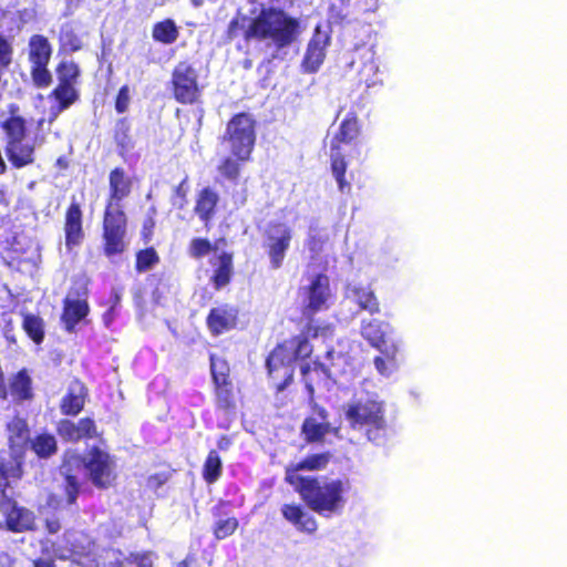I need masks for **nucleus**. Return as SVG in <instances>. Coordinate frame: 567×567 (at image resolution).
Returning <instances> with one entry per match:
<instances>
[{"mask_svg":"<svg viewBox=\"0 0 567 567\" xmlns=\"http://www.w3.org/2000/svg\"><path fill=\"white\" fill-rule=\"evenodd\" d=\"M330 44V34L317 25L315 32L307 45L302 60V66L306 72L318 71L326 58V49Z\"/></svg>","mask_w":567,"mask_h":567,"instance_id":"obj_13","label":"nucleus"},{"mask_svg":"<svg viewBox=\"0 0 567 567\" xmlns=\"http://www.w3.org/2000/svg\"><path fill=\"white\" fill-rule=\"evenodd\" d=\"M87 293L84 286L72 288L64 299V308L61 317L64 328L73 332L78 323L89 313Z\"/></svg>","mask_w":567,"mask_h":567,"instance_id":"obj_11","label":"nucleus"},{"mask_svg":"<svg viewBox=\"0 0 567 567\" xmlns=\"http://www.w3.org/2000/svg\"><path fill=\"white\" fill-rule=\"evenodd\" d=\"M23 453L10 450L0 454V486L8 478H19L21 475Z\"/></svg>","mask_w":567,"mask_h":567,"instance_id":"obj_26","label":"nucleus"},{"mask_svg":"<svg viewBox=\"0 0 567 567\" xmlns=\"http://www.w3.org/2000/svg\"><path fill=\"white\" fill-rule=\"evenodd\" d=\"M282 516L300 532L313 534L317 530V520L299 505H284Z\"/></svg>","mask_w":567,"mask_h":567,"instance_id":"obj_21","label":"nucleus"},{"mask_svg":"<svg viewBox=\"0 0 567 567\" xmlns=\"http://www.w3.org/2000/svg\"><path fill=\"white\" fill-rule=\"evenodd\" d=\"M344 298L358 306L359 310L374 315L380 312V303L370 286L350 282L346 287Z\"/></svg>","mask_w":567,"mask_h":567,"instance_id":"obj_16","label":"nucleus"},{"mask_svg":"<svg viewBox=\"0 0 567 567\" xmlns=\"http://www.w3.org/2000/svg\"><path fill=\"white\" fill-rule=\"evenodd\" d=\"M238 527V520L234 517L220 519L216 523L214 534L217 539H224L235 533Z\"/></svg>","mask_w":567,"mask_h":567,"instance_id":"obj_42","label":"nucleus"},{"mask_svg":"<svg viewBox=\"0 0 567 567\" xmlns=\"http://www.w3.org/2000/svg\"><path fill=\"white\" fill-rule=\"evenodd\" d=\"M237 310L229 306H221L210 310L207 324L214 334H221L235 327Z\"/></svg>","mask_w":567,"mask_h":567,"instance_id":"obj_20","label":"nucleus"},{"mask_svg":"<svg viewBox=\"0 0 567 567\" xmlns=\"http://www.w3.org/2000/svg\"><path fill=\"white\" fill-rule=\"evenodd\" d=\"M121 297H122V291L121 290H118V289H113L112 290V302L113 303L110 307L109 311L104 315L105 322H107L109 316H111V313L113 312L115 307L120 303Z\"/></svg>","mask_w":567,"mask_h":567,"instance_id":"obj_55","label":"nucleus"},{"mask_svg":"<svg viewBox=\"0 0 567 567\" xmlns=\"http://www.w3.org/2000/svg\"><path fill=\"white\" fill-rule=\"evenodd\" d=\"M110 199L107 204L122 206L121 202L128 196L131 192V182L125 176L123 169L115 168L110 174Z\"/></svg>","mask_w":567,"mask_h":567,"instance_id":"obj_24","label":"nucleus"},{"mask_svg":"<svg viewBox=\"0 0 567 567\" xmlns=\"http://www.w3.org/2000/svg\"><path fill=\"white\" fill-rule=\"evenodd\" d=\"M6 133L4 152L14 168H22L35 161V145L27 137L25 121L20 116H11L2 123Z\"/></svg>","mask_w":567,"mask_h":567,"instance_id":"obj_4","label":"nucleus"},{"mask_svg":"<svg viewBox=\"0 0 567 567\" xmlns=\"http://www.w3.org/2000/svg\"><path fill=\"white\" fill-rule=\"evenodd\" d=\"M178 37L177 28L172 20L158 22L153 28V38L162 43H173Z\"/></svg>","mask_w":567,"mask_h":567,"instance_id":"obj_34","label":"nucleus"},{"mask_svg":"<svg viewBox=\"0 0 567 567\" xmlns=\"http://www.w3.org/2000/svg\"><path fill=\"white\" fill-rule=\"evenodd\" d=\"M303 298V312L306 316L323 310L328 307L331 298L330 281L326 275H317L310 279V282L301 289Z\"/></svg>","mask_w":567,"mask_h":567,"instance_id":"obj_9","label":"nucleus"},{"mask_svg":"<svg viewBox=\"0 0 567 567\" xmlns=\"http://www.w3.org/2000/svg\"><path fill=\"white\" fill-rule=\"evenodd\" d=\"M301 372H302V374L305 377L306 388H307L309 394L312 395L315 390H313V386H312L311 382L309 381V379L307 377L308 372H309V365L308 364H302L301 365Z\"/></svg>","mask_w":567,"mask_h":567,"instance_id":"obj_57","label":"nucleus"},{"mask_svg":"<svg viewBox=\"0 0 567 567\" xmlns=\"http://www.w3.org/2000/svg\"><path fill=\"white\" fill-rule=\"evenodd\" d=\"M221 175L228 179H236L239 174V164L237 161L227 157L218 167Z\"/></svg>","mask_w":567,"mask_h":567,"instance_id":"obj_50","label":"nucleus"},{"mask_svg":"<svg viewBox=\"0 0 567 567\" xmlns=\"http://www.w3.org/2000/svg\"><path fill=\"white\" fill-rule=\"evenodd\" d=\"M32 79L38 86H48L51 82V74L47 65L32 64L31 69Z\"/></svg>","mask_w":567,"mask_h":567,"instance_id":"obj_48","label":"nucleus"},{"mask_svg":"<svg viewBox=\"0 0 567 567\" xmlns=\"http://www.w3.org/2000/svg\"><path fill=\"white\" fill-rule=\"evenodd\" d=\"M287 482L295 487L308 507L320 516L330 518L340 515L344 508L350 485L340 478H316L290 471Z\"/></svg>","mask_w":567,"mask_h":567,"instance_id":"obj_2","label":"nucleus"},{"mask_svg":"<svg viewBox=\"0 0 567 567\" xmlns=\"http://www.w3.org/2000/svg\"><path fill=\"white\" fill-rule=\"evenodd\" d=\"M101 557L103 563L91 565V567H153L151 554L147 553L126 556L118 550L103 549Z\"/></svg>","mask_w":567,"mask_h":567,"instance_id":"obj_14","label":"nucleus"},{"mask_svg":"<svg viewBox=\"0 0 567 567\" xmlns=\"http://www.w3.org/2000/svg\"><path fill=\"white\" fill-rule=\"evenodd\" d=\"M60 41L65 50L78 51L82 47L81 39L69 28L61 31Z\"/></svg>","mask_w":567,"mask_h":567,"instance_id":"obj_47","label":"nucleus"},{"mask_svg":"<svg viewBox=\"0 0 567 567\" xmlns=\"http://www.w3.org/2000/svg\"><path fill=\"white\" fill-rule=\"evenodd\" d=\"M6 337H7V339H8V340H10V341H12V342L14 341L13 337H12V336H10L8 332L6 333Z\"/></svg>","mask_w":567,"mask_h":567,"instance_id":"obj_63","label":"nucleus"},{"mask_svg":"<svg viewBox=\"0 0 567 567\" xmlns=\"http://www.w3.org/2000/svg\"><path fill=\"white\" fill-rule=\"evenodd\" d=\"M32 380L25 369L9 379V392L16 401H25L32 398Z\"/></svg>","mask_w":567,"mask_h":567,"instance_id":"obj_27","label":"nucleus"},{"mask_svg":"<svg viewBox=\"0 0 567 567\" xmlns=\"http://www.w3.org/2000/svg\"><path fill=\"white\" fill-rule=\"evenodd\" d=\"M179 567H187V564L185 561L179 564Z\"/></svg>","mask_w":567,"mask_h":567,"instance_id":"obj_64","label":"nucleus"},{"mask_svg":"<svg viewBox=\"0 0 567 567\" xmlns=\"http://www.w3.org/2000/svg\"><path fill=\"white\" fill-rule=\"evenodd\" d=\"M176 195L184 198L185 195H186V192L184 189V182L181 183L177 187H176V190H175Z\"/></svg>","mask_w":567,"mask_h":567,"instance_id":"obj_62","label":"nucleus"},{"mask_svg":"<svg viewBox=\"0 0 567 567\" xmlns=\"http://www.w3.org/2000/svg\"><path fill=\"white\" fill-rule=\"evenodd\" d=\"M58 432L61 437L68 441H79L81 440V434L79 432L78 424L70 420H62L59 423Z\"/></svg>","mask_w":567,"mask_h":567,"instance_id":"obj_45","label":"nucleus"},{"mask_svg":"<svg viewBox=\"0 0 567 567\" xmlns=\"http://www.w3.org/2000/svg\"><path fill=\"white\" fill-rule=\"evenodd\" d=\"M291 237V229L288 225L282 223L269 225L266 231L265 246L267 247L274 269L281 267L286 251L290 246Z\"/></svg>","mask_w":567,"mask_h":567,"instance_id":"obj_12","label":"nucleus"},{"mask_svg":"<svg viewBox=\"0 0 567 567\" xmlns=\"http://www.w3.org/2000/svg\"><path fill=\"white\" fill-rule=\"evenodd\" d=\"M330 453H319L307 456L305 460L290 465L286 470V476L290 471L299 474L300 471H320L327 467L330 461Z\"/></svg>","mask_w":567,"mask_h":567,"instance_id":"obj_31","label":"nucleus"},{"mask_svg":"<svg viewBox=\"0 0 567 567\" xmlns=\"http://www.w3.org/2000/svg\"><path fill=\"white\" fill-rule=\"evenodd\" d=\"M47 528L50 534H55L60 530L61 526L58 520H48L47 522Z\"/></svg>","mask_w":567,"mask_h":567,"instance_id":"obj_59","label":"nucleus"},{"mask_svg":"<svg viewBox=\"0 0 567 567\" xmlns=\"http://www.w3.org/2000/svg\"><path fill=\"white\" fill-rule=\"evenodd\" d=\"M342 410L352 430L362 433L372 443L383 441L388 430L385 404L377 393H357Z\"/></svg>","mask_w":567,"mask_h":567,"instance_id":"obj_3","label":"nucleus"},{"mask_svg":"<svg viewBox=\"0 0 567 567\" xmlns=\"http://www.w3.org/2000/svg\"><path fill=\"white\" fill-rule=\"evenodd\" d=\"M221 474V460L216 451H210L203 470V476L206 482H216Z\"/></svg>","mask_w":567,"mask_h":567,"instance_id":"obj_35","label":"nucleus"},{"mask_svg":"<svg viewBox=\"0 0 567 567\" xmlns=\"http://www.w3.org/2000/svg\"><path fill=\"white\" fill-rule=\"evenodd\" d=\"M64 233L65 246L70 250L73 247L79 246L83 240L84 233L82 228V210L80 205L76 203H72L66 210Z\"/></svg>","mask_w":567,"mask_h":567,"instance_id":"obj_19","label":"nucleus"},{"mask_svg":"<svg viewBox=\"0 0 567 567\" xmlns=\"http://www.w3.org/2000/svg\"><path fill=\"white\" fill-rule=\"evenodd\" d=\"M224 140L228 142L231 153L238 159H247L255 144L252 118L244 113L234 116L227 124Z\"/></svg>","mask_w":567,"mask_h":567,"instance_id":"obj_6","label":"nucleus"},{"mask_svg":"<svg viewBox=\"0 0 567 567\" xmlns=\"http://www.w3.org/2000/svg\"><path fill=\"white\" fill-rule=\"evenodd\" d=\"M317 415L319 417L318 419L319 422H328V412L324 409H322V408L318 409Z\"/></svg>","mask_w":567,"mask_h":567,"instance_id":"obj_61","label":"nucleus"},{"mask_svg":"<svg viewBox=\"0 0 567 567\" xmlns=\"http://www.w3.org/2000/svg\"><path fill=\"white\" fill-rule=\"evenodd\" d=\"M130 104V89L124 85L120 89L115 101V110L117 113H124L127 111Z\"/></svg>","mask_w":567,"mask_h":567,"instance_id":"obj_52","label":"nucleus"},{"mask_svg":"<svg viewBox=\"0 0 567 567\" xmlns=\"http://www.w3.org/2000/svg\"><path fill=\"white\" fill-rule=\"evenodd\" d=\"M218 194L210 187H205L198 195L195 212L202 220H209L218 203Z\"/></svg>","mask_w":567,"mask_h":567,"instance_id":"obj_30","label":"nucleus"},{"mask_svg":"<svg viewBox=\"0 0 567 567\" xmlns=\"http://www.w3.org/2000/svg\"><path fill=\"white\" fill-rule=\"evenodd\" d=\"M31 449L40 457H49L56 451V440L51 434H39L31 441Z\"/></svg>","mask_w":567,"mask_h":567,"instance_id":"obj_33","label":"nucleus"},{"mask_svg":"<svg viewBox=\"0 0 567 567\" xmlns=\"http://www.w3.org/2000/svg\"><path fill=\"white\" fill-rule=\"evenodd\" d=\"M175 99L183 104L196 102L199 95L196 70L187 62L178 63L173 72Z\"/></svg>","mask_w":567,"mask_h":567,"instance_id":"obj_10","label":"nucleus"},{"mask_svg":"<svg viewBox=\"0 0 567 567\" xmlns=\"http://www.w3.org/2000/svg\"><path fill=\"white\" fill-rule=\"evenodd\" d=\"M216 269L213 276L214 285L217 289L225 287L233 274V258L227 252H221L215 264Z\"/></svg>","mask_w":567,"mask_h":567,"instance_id":"obj_32","label":"nucleus"},{"mask_svg":"<svg viewBox=\"0 0 567 567\" xmlns=\"http://www.w3.org/2000/svg\"><path fill=\"white\" fill-rule=\"evenodd\" d=\"M326 236L315 229H310L309 239L307 243L308 249L312 252V258L317 256L323 247Z\"/></svg>","mask_w":567,"mask_h":567,"instance_id":"obj_49","label":"nucleus"},{"mask_svg":"<svg viewBox=\"0 0 567 567\" xmlns=\"http://www.w3.org/2000/svg\"><path fill=\"white\" fill-rule=\"evenodd\" d=\"M296 361L295 353L292 351L290 341H285L278 346L268 357L266 365L269 374H274L282 371V377L291 379L293 370L292 363Z\"/></svg>","mask_w":567,"mask_h":567,"instance_id":"obj_17","label":"nucleus"},{"mask_svg":"<svg viewBox=\"0 0 567 567\" xmlns=\"http://www.w3.org/2000/svg\"><path fill=\"white\" fill-rule=\"evenodd\" d=\"M358 120L353 115H348L340 124L339 131L331 141V168L338 183L340 192H350L351 186L346 181L347 162L344 156L352 147V141L358 136Z\"/></svg>","mask_w":567,"mask_h":567,"instance_id":"obj_5","label":"nucleus"},{"mask_svg":"<svg viewBox=\"0 0 567 567\" xmlns=\"http://www.w3.org/2000/svg\"><path fill=\"white\" fill-rule=\"evenodd\" d=\"M23 329L35 343L39 344L43 341L44 330L41 318L33 315H25L23 319Z\"/></svg>","mask_w":567,"mask_h":567,"instance_id":"obj_37","label":"nucleus"},{"mask_svg":"<svg viewBox=\"0 0 567 567\" xmlns=\"http://www.w3.org/2000/svg\"><path fill=\"white\" fill-rule=\"evenodd\" d=\"M53 94L59 101L61 110L69 107L78 99V93L71 83H59Z\"/></svg>","mask_w":567,"mask_h":567,"instance_id":"obj_38","label":"nucleus"},{"mask_svg":"<svg viewBox=\"0 0 567 567\" xmlns=\"http://www.w3.org/2000/svg\"><path fill=\"white\" fill-rule=\"evenodd\" d=\"M0 511L6 516V523L10 530L21 533L34 527V514L23 507H18L11 499L0 503Z\"/></svg>","mask_w":567,"mask_h":567,"instance_id":"obj_15","label":"nucleus"},{"mask_svg":"<svg viewBox=\"0 0 567 567\" xmlns=\"http://www.w3.org/2000/svg\"><path fill=\"white\" fill-rule=\"evenodd\" d=\"M85 386L80 381L71 382L68 393L62 399L61 411L66 415H76L84 406L85 402Z\"/></svg>","mask_w":567,"mask_h":567,"instance_id":"obj_22","label":"nucleus"},{"mask_svg":"<svg viewBox=\"0 0 567 567\" xmlns=\"http://www.w3.org/2000/svg\"><path fill=\"white\" fill-rule=\"evenodd\" d=\"M210 370L214 383L216 382H226L228 381V368L224 360L216 358L214 355L210 357Z\"/></svg>","mask_w":567,"mask_h":567,"instance_id":"obj_44","label":"nucleus"},{"mask_svg":"<svg viewBox=\"0 0 567 567\" xmlns=\"http://www.w3.org/2000/svg\"><path fill=\"white\" fill-rule=\"evenodd\" d=\"M289 341L295 353L296 360L308 358L312 352V347L309 343L308 338L306 336L301 334Z\"/></svg>","mask_w":567,"mask_h":567,"instance_id":"obj_41","label":"nucleus"},{"mask_svg":"<svg viewBox=\"0 0 567 567\" xmlns=\"http://www.w3.org/2000/svg\"><path fill=\"white\" fill-rule=\"evenodd\" d=\"M361 336L365 339L371 347L382 350L383 347L389 346L385 337L392 332V327L389 322L379 319H363L360 327Z\"/></svg>","mask_w":567,"mask_h":567,"instance_id":"obj_18","label":"nucleus"},{"mask_svg":"<svg viewBox=\"0 0 567 567\" xmlns=\"http://www.w3.org/2000/svg\"><path fill=\"white\" fill-rule=\"evenodd\" d=\"M378 72H379V64L377 63V61L373 58H371L368 62L364 63V66H363L361 73H362V76L364 79L367 86H369V87L374 86L381 82L378 78Z\"/></svg>","mask_w":567,"mask_h":567,"instance_id":"obj_46","label":"nucleus"},{"mask_svg":"<svg viewBox=\"0 0 567 567\" xmlns=\"http://www.w3.org/2000/svg\"><path fill=\"white\" fill-rule=\"evenodd\" d=\"M158 262V256L153 248L141 250L136 256V269L140 272L152 269Z\"/></svg>","mask_w":567,"mask_h":567,"instance_id":"obj_40","label":"nucleus"},{"mask_svg":"<svg viewBox=\"0 0 567 567\" xmlns=\"http://www.w3.org/2000/svg\"><path fill=\"white\" fill-rule=\"evenodd\" d=\"M83 463L94 486L107 488L114 483L115 463L106 452L94 447L89 451Z\"/></svg>","mask_w":567,"mask_h":567,"instance_id":"obj_8","label":"nucleus"},{"mask_svg":"<svg viewBox=\"0 0 567 567\" xmlns=\"http://www.w3.org/2000/svg\"><path fill=\"white\" fill-rule=\"evenodd\" d=\"M212 250V245L208 240L196 238L190 244V255L195 258H200Z\"/></svg>","mask_w":567,"mask_h":567,"instance_id":"obj_51","label":"nucleus"},{"mask_svg":"<svg viewBox=\"0 0 567 567\" xmlns=\"http://www.w3.org/2000/svg\"><path fill=\"white\" fill-rule=\"evenodd\" d=\"M301 32L299 19L270 4H260L255 17L236 18L228 25L230 39L243 34L246 40L264 42L272 59L280 58V52L295 43Z\"/></svg>","mask_w":567,"mask_h":567,"instance_id":"obj_1","label":"nucleus"},{"mask_svg":"<svg viewBox=\"0 0 567 567\" xmlns=\"http://www.w3.org/2000/svg\"><path fill=\"white\" fill-rule=\"evenodd\" d=\"M68 464H63L61 466V473L64 475L63 489L66 496V502L69 505L75 503L79 492H80V482L76 476L71 475L69 473Z\"/></svg>","mask_w":567,"mask_h":567,"instance_id":"obj_36","label":"nucleus"},{"mask_svg":"<svg viewBox=\"0 0 567 567\" xmlns=\"http://www.w3.org/2000/svg\"><path fill=\"white\" fill-rule=\"evenodd\" d=\"M126 233V217L122 206L107 204L103 220V238L106 256H113L124 250V236Z\"/></svg>","mask_w":567,"mask_h":567,"instance_id":"obj_7","label":"nucleus"},{"mask_svg":"<svg viewBox=\"0 0 567 567\" xmlns=\"http://www.w3.org/2000/svg\"><path fill=\"white\" fill-rule=\"evenodd\" d=\"M383 357H375L373 360L374 368L383 377H390L396 370L395 357L399 352V344L391 342L389 346L379 350Z\"/></svg>","mask_w":567,"mask_h":567,"instance_id":"obj_29","label":"nucleus"},{"mask_svg":"<svg viewBox=\"0 0 567 567\" xmlns=\"http://www.w3.org/2000/svg\"><path fill=\"white\" fill-rule=\"evenodd\" d=\"M14 558L7 551H0V567H13Z\"/></svg>","mask_w":567,"mask_h":567,"instance_id":"obj_56","label":"nucleus"},{"mask_svg":"<svg viewBox=\"0 0 567 567\" xmlns=\"http://www.w3.org/2000/svg\"><path fill=\"white\" fill-rule=\"evenodd\" d=\"M8 436L10 450L23 453L29 442V427L24 419L16 416L8 424Z\"/></svg>","mask_w":567,"mask_h":567,"instance_id":"obj_23","label":"nucleus"},{"mask_svg":"<svg viewBox=\"0 0 567 567\" xmlns=\"http://www.w3.org/2000/svg\"><path fill=\"white\" fill-rule=\"evenodd\" d=\"M339 427H333L329 422H319L315 416L307 417L302 424V434L307 442H320L326 434L339 435Z\"/></svg>","mask_w":567,"mask_h":567,"instance_id":"obj_25","label":"nucleus"},{"mask_svg":"<svg viewBox=\"0 0 567 567\" xmlns=\"http://www.w3.org/2000/svg\"><path fill=\"white\" fill-rule=\"evenodd\" d=\"M79 432L81 434V439L84 437H93L96 430L94 421L91 419H81L78 423Z\"/></svg>","mask_w":567,"mask_h":567,"instance_id":"obj_53","label":"nucleus"},{"mask_svg":"<svg viewBox=\"0 0 567 567\" xmlns=\"http://www.w3.org/2000/svg\"><path fill=\"white\" fill-rule=\"evenodd\" d=\"M13 19H14V12L0 10V28H3L8 31H12L13 28L8 22L13 21Z\"/></svg>","mask_w":567,"mask_h":567,"instance_id":"obj_54","label":"nucleus"},{"mask_svg":"<svg viewBox=\"0 0 567 567\" xmlns=\"http://www.w3.org/2000/svg\"><path fill=\"white\" fill-rule=\"evenodd\" d=\"M216 400L217 405L220 409L228 410L234 406V396H233V390L231 384L226 382H216Z\"/></svg>","mask_w":567,"mask_h":567,"instance_id":"obj_39","label":"nucleus"},{"mask_svg":"<svg viewBox=\"0 0 567 567\" xmlns=\"http://www.w3.org/2000/svg\"><path fill=\"white\" fill-rule=\"evenodd\" d=\"M28 47L31 64L48 65L52 49L45 37L40 34L32 35Z\"/></svg>","mask_w":567,"mask_h":567,"instance_id":"obj_28","label":"nucleus"},{"mask_svg":"<svg viewBox=\"0 0 567 567\" xmlns=\"http://www.w3.org/2000/svg\"><path fill=\"white\" fill-rule=\"evenodd\" d=\"M230 445H231V441H230V439H229V437H227V436H225V435H224V436H221V437L218 440V442H217V446H218V449H219V450H221V451H226V450H228Z\"/></svg>","mask_w":567,"mask_h":567,"instance_id":"obj_58","label":"nucleus"},{"mask_svg":"<svg viewBox=\"0 0 567 567\" xmlns=\"http://www.w3.org/2000/svg\"><path fill=\"white\" fill-rule=\"evenodd\" d=\"M33 567H56L52 560L38 559L33 563Z\"/></svg>","mask_w":567,"mask_h":567,"instance_id":"obj_60","label":"nucleus"},{"mask_svg":"<svg viewBox=\"0 0 567 567\" xmlns=\"http://www.w3.org/2000/svg\"><path fill=\"white\" fill-rule=\"evenodd\" d=\"M79 76V68L73 62H63L58 69V78L60 83H71Z\"/></svg>","mask_w":567,"mask_h":567,"instance_id":"obj_43","label":"nucleus"}]
</instances>
